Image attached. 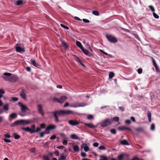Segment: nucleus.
Instances as JSON below:
<instances>
[{"label": "nucleus", "mask_w": 160, "mask_h": 160, "mask_svg": "<svg viewBox=\"0 0 160 160\" xmlns=\"http://www.w3.org/2000/svg\"><path fill=\"white\" fill-rule=\"evenodd\" d=\"M52 113L53 114L55 118V121L56 122H60L57 116V114L59 115H64L73 114L74 113V112L69 110H61L58 111H55L52 112Z\"/></svg>", "instance_id": "1"}, {"label": "nucleus", "mask_w": 160, "mask_h": 160, "mask_svg": "<svg viewBox=\"0 0 160 160\" xmlns=\"http://www.w3.org/2000/svg\"><path fill=\"white\" fill-rule=\"evenodd\" d=\"M32 122L31 120H19L15 121L11 124V126L14 127L15 125H25Z\"/></svg>", "instance_id": "2"}, {"label": "nucleus", "mask_w": 160, "mask_h": 160, "mask_svg": "<svg viewBox=\"0 0 160 160\" xmlns=\"http://www.w3.org/2000/svg\"><path fill=\"white\" fill-rule=\"evenodd\" d=\"M112 123V118H106L102 121L101 123V126L102 127H106L110 125Z\"/></svg>", "instance_id": "3"}, {"label": "nucleus", "mask_w": 160, "mask_h": 160, "mask_svg": "<svg viewBox=\"0 0 160 160\" xmlns=\"http://www.w3.org/2000/svg\"><path fill=\"white\" fill-rule=\"evenodd\" d=\"M106 37L110 42L115 43L117 42V39L111 35H107L106 36Z\"/></svg>", "instance_id": "4"}, {"label": "nucleus", "mask_w": 160, "mask_h": 160, "mask_svg": "<svg viewBox=\"0 0 160 160\" xmlns=\"http://www.w3.org/2000/svg\"><path fill=\"white\" fill-rule=\"evenodd\" d=\"M18 105L21 108V110L22 112H24L26 110H29L28 108L25 105L20 102L18 103Z\"/></svg>", "instance_id": "5"}, {"label": "nucleus", "mask_w": 160, "mask_h": 160, "mask_svg": "<svg viewBox=\"0 0 160 160\" xmlns=\"http://www.w3.org/2000/svg\"><path fill=\"white\" fill-rule=\"evenodd\" d=\"M68 123L72 126H77L80 123V122L77 120H71L68 122Z\"/></svg>", "instance_id": "6"}, {"label": "nucleus", "mask_w": 160, "mask_h": 160, "mask_svg": "<svg viewBox=\"0 0 160 160\" xmlns=\"http://www.w3.org/2000/svg\"><path fill=\"white\" fill-rule=\"evenodd\" d=\"M86 105L84 103H77L74 104H72L70 105V107L72 108H77L78 107H84Z\"/></svg>", "instance_id": "7"}, {"label": "nucleus", "mask_w": 160, "mask_h": 160, "mask_svg": "<svg viewBox=\"0 0 160 160\" xmlns=\"http://www.w3.org/2000/svg\"><path fill=\"white\" fill-rule=\"evenodd\" d=\"M3 76H2V78L6 81H9L10 79V77L12 74L8 72H5L4 73Z\"/></svg>", "instance_id": "8"}, {"label": "nucleus", "mask_w": 160, "mask_h": 160, "mask_svg": "<svg viewBox=\"0 0 160 160\" xmlns=\"http://www.w3.org/2000/svg\"><path fill=\"white\" fill-rule=\"evenodd\" d=\"M37 109L38 112L43 116L44 115V112L42 110V107L41 104H39L37 105Z\"/></svg>", "instance_id": "9"}, {"label": "nucleus", "mask_w": 160, "mask_h": 160, "mask_svg": "<svg viewBox=\"0 0 160 160\" xmlns=\"http://www.w3.org/2000/svg\"><path fill=\"white\" fill-rule=\"evenodd\" d=\"M151 58L152 59V60L153 65V66H154V67L155 68L156 71L158 72H160L159 68L158 67V65H157V64L156 63V62L155 61L154 59L152 57H151Z\"/></svg>", "instance_id": "10"}, {"label": "nucleus", "mask_w": 160, "mask_h": 160, "mask_svg": "<svg viewBox=\"0 0 160 160\" xmlns=\"http://www.w3.org/2000/svg\"><path fill=\"white\" fill-rule=\"evenodd\" d=\"M20 96L24 99H26V90L22 88L20 93Z\"/></svg>", "instance_id": "11"}, {"label": "nucleus", "mask_w": 160, "mask_h": 160, "mask_svg": "<svg viewBox=\"0 0 160 160\" xmlns=\"http://www.w3.org/2000/svg\"><path fill=\"white\" fill-rule=\"evenodd\" d=\"M9 81L12 82H15L18 80V78L16 76L13 75L10 77Z\"/></svg>", "instance_id": "12"}, {"label": "nucleus", "mask_w": 160, "mask_h": 160, "mask_svg": "<svg viewBox=\"0 0 160 160\" xmlns=\"http://www.w3.org/2000/svg\"><path fill=\"white\" fill-rule=\"evenodd\" d=\"M81 50L85 55L89 57L92 56L93 55L92 53L89 52L88 50L84 49L83 48H81Z\"/></svg>", "instance_id": "13"}, {"label": "nucleus", "mask_w": 160, "mask_h": 160, "mask_svg": "<svg viewBox=\"0 0 160 160\" xmlns=\"http://www.w3.org/2000/svg\"><path fill=\"white\" fill-rule=\"evenodd\" d=\"M21 129L27 132H30L31 134L33 133V130L29 127L27 128L22 127Z\"/></svg>", "instance_id": "14"}, {"label": "nucleus", "mask_w": 160, "mask_h": 160, "mask_svg": "<svg viewBox=\"0 0 160 160\" xmlns=\"http://www.w3.org/2000/svg\"><path fill=\"white\" fill-rule=\"evenodd\" d=\"M56 127V126L54 125L53 124H50V125H48L46 128V130H50L53 129L55 128Z\"/></svg>", "instance_id": "15"}, {"label": "nucleus", "mask_w": 160, "mask_h": 160, "mask_svg": "<svg viewBox=\"0 0 160 160\" xmlns=\"http://www.w3.org/2000/svg\"><path fill=\"white\" fill-rule=\"evenodd\" d=\"M17 117V115L15 113H13L10 114L9 116V119L11 120L16 118Z\"/></svg>", "instance_id": "16"}, {"label": "nucleus", "mask_w": 160, "mask_h": 160, "mask_svg": "<svg viewBox=\"0 0 160 160\" xmlns=\"http://www.w3.org/2000/svg\"><path fill=\"white\" fill-rule=\"evenodd\" d=\"M83 124L87 126L88 127L91 128H95L97 127V126H95L94 125H93L91 123H84Z\"/></svg>", "instance_id": "17"}, {"label": "nucleus", "mask_w": 160, "mask_h": 160, "mask_svg": "<svg viewBox=\"0 0 160 160\" xmlns=\"http://www.w3.org/2000/svg\"><path fill=\"white\" fill-rule=\"evenodd\" d=\"M16 50L17 52H25V50L24 49L22 48L19 46H17L16 48Z\"/></svg>", "instance_id": "18"}, {"label": "nucleus", "mask_w": 160, "mask_h": 160, "mask_svg": "<svg viewBox=\"0 0 160 160\" xmlns=\"http://www.w3.org/2000/svg\"><path fill=\"white\" fill-rule=\"evenodd\" d=\"M67 98L65 96H61L59 99V103H62Z\"/></svg>", "instance_id": "19"}, {"label": "nucleus", "mask_w": 160, "mask_h": 160, "mask_svg": "<svg viewBox=\"0 0 160 160\" xmlns=\"http://www.w3.org/2000/svg\"><path fill=\"white\" fill-rule=\"evenodd\" d=\"M70 137L72 139L78 140L80 139L79 138L78 136L74 134H71L70 136Z\"/></svg>", "instance_id": "20"}, {"label": "nucleus", "mask_w": 160, "mask_h": 160, "mask_svg": "<svg viewBox=\"0 0 160 160\" xmlns=\"http://www.w3.org/2000/svg\"><path fill=\"white\" fill-rule=\"evenodd\" d=\"M135 131L138 132H144V128L143 127H138L135 129Z\"/></svg>", "instance_id": "21"}, {"label": "nucleus", "mask_w": 160, "mask_h": 160, "mask_svg": "<svg viewBox=\"0 0 160 160\" xmlns=\"http://www.w3.org/2000/svg\"><path fill=\"white\" fill-rule=\"evenodd\" d=\"M23 1L22 0H18L15 1L14 3L17 6H19L22 3Z\"/></svg>", "instance_id": "22"}, {"label": "nucleus", "mask_w": 160, "mask_h": 160, "mask_svg": "<svg viewBox=\"0 0 160 160\" xmlns=\"http://www.w3.org/2000/svg\"><path fill=\"white\" fill-rule=\"evenodd\" d=\"M147 115L148 121L149 122H151V114L150 111H148L147 112Z\"/></svg>", "instance_id": "23"}, {"label": "nucleus", "mask_w": 160, "mask_h": 160, "mask_svg": "<svg viewBox=\"0 0 160 160\" xmlns=\"http://www.w3.org/2000/svg\"><path fill=\"white\" fill-rule=\"evenodd\" d=\"M31 62L32 64L35 67H38L39 66L38 64L33 59H31Z\"/></svg>", "instance_id": "24"}, {"label": "nucleus", "mask_w": 160, "mask_h": 160, "mask_svg": "<svg viewBox=\"0 0 160 160\" xmlns=\"http://www.w3.org/2000/svg\"><path fill=\"white\" fill-rule=\"evenodd\" d=\"M120 143L123 145H128L129 144L127 140H123L120 141Z\"/></svg>", "instance_id": "25"}, {"label": "nucleus", "mask_w": 160, "mask_h": 160, "mask_svg": "<svg viewBox=\"0 0 160 160\" xmlns=\"http://www.w3.org/2000/svg\"><path fill=\"white\" fill-rule=\"evenodd\" d=\"M76 44L81 49V48H83V47L82 46V45L81 43L78 41H76Z\"/></svg>", "instance_id": "26"}, {"label": "nucleus", "mask_w": 160, "mask_h": 160, "mask_svg": "<svg viewBox=\"0 0 160 160\" xmlns=\"http://www.w3.org/2000/svg\"><path fill=\"white\" fill-rule=\"evenodd\" d=\"M100 159L99 160H108L107 157L105 155H101L100 156Z\"/></svg>", "instance_id": "27"}, {"label": "nucleus", "mask_w": 160, "mask_h": 160, "mask_svg": "<svg viewBox=\"0 0 160 160\" xmlns=\"http://www.w3.org/2000/svg\"><path fill=\"white\" fill-rule=\"evenodd\" d=\"M4 110L6 111H8L9 110V105L8 104H6L3 106Z\"/></svg>", "instance_id": "28"}, {"label": "nucleus", "mask_w": 160, "mask_h": 160, "mask_svg": "<svg viewBox=\"0 0 160 160\" xmlns=\"http://www.w3.org/2000/svg\"><path fill=\"white\" fill-rule=\"evenodd\" d=\"M13 135L14 138L16 139H19L20 137V136L19 135L17 134L16 133H13Z\"/></svg>", "instance_id": "29"}, {"label": "nucleus", "mask_w": 160, "mask_h": 160, "mask_svg": "<svg viewBox=\"0 0 160 160\" xmlns=\"http://www.w3.org/2000/svg\"><path fill=\"white\" fill-rule=\"evenodd\" d=\"M5 93V92L4 90L2 89H0V98H1L2 97V94Z\"/></svg>", "instance_id": "30"}, {"label": "nucleus", "mask_w": 160, "mask_h": 160, "mask_svg": "<svg viewBox=\"0 0 160 160\" xmlns=\"http://www.w3.org/2000/svg\"><path fill=\"white\" fill-rule=\"evenodd\" d=\"M112 122L113 121H114L116 122H118L119 120V118L118 117H114L112 118Z\"/></svg>", "instance_id": "31"}, {"label": "nucleus", "mask_w": 160, "mask_h": 160, "mask_svg": "<svg viewBox=\"0 0 160 160\" xmlns=\"http://www.w3.org/2000/svg\"><path fill=\"white\" fill-rule=\"evenodd\" d=\"M114 76V73L113 72H110L109 75V77L110 79L112 78Z\"/></svg>", "instance_id": "32"}, {"label": "nucleus", "mask_w": 160, "mask_h": 160, "mask_svg": "<svg viewBox=\"0 0 160 160\" xmlns=\"http://www.w3.org/2000/svg\"><path fill=\"white\" fill-rule=\"evenodd\" d=\"M62 44L64 47L65 49H67L68 48V44L65 42H62Z\"/></svg>", "instance_id": "33"}, {"label": "nucleus", "mask_w": 160, "mask_h": 160, "mask_svg": "<svg viewBox=\"0 0 160 160\" xmlns=\"http://www.w3.org/2000/svg\"><path fill=\"white\" fill-rule=\"evenodd\" d=\"M118 160H122L124 158L123 155V154H120L118 156Z\"/></svg>", "instance_id": "34"}, {"label": "nucleus", "mask_w": 160, "mask_h": 160, "mask_svg": "<svg viewBox=\"0 0 160 160\" xmlns=\"http://www.w3.org/2000/svg\"><path fill=\"white\" fill-rule=\"evenodd\" d=\"M41 131V128L38 127L35 130H33V133L36 132H40Z\"/></svg>", "instance_id": "35"}, {"label": "nucleus", "mask_w": 160, "mask_h": 160, "mask_svg": "<svg viewBox=\"0 0 160 160\" xmlns=\"http://www.w3.org/2000/svg\"><path fill=\"white\" fill-rule=\"evenodd\" d=\"M73 150L75 152H77L79 151V147L78 145H75L73 147Z\"/></svg>", "instance_id": "36"}, {"label": "nucleus", "mask_w": 160, "mask_h": 160, "mask_svg": "<svg viewBox=\"0 0 160 160\" xmlns=\"http://www.w3.org/2000/svg\"><path fill=\"white\" fill-rule=\"evenodd\" d=\"M66 156L63 155H62L59 158L58 160H66Z\"/></svg>", "instance_id": "37"}, {"label": "nucleus", "mask_w": 160, "mask_h": 160, "mask_svg": "<svg viewBox=\"0 0 160 160\" xmlns=\"http://www.w3.org/2000/svg\"><path fill=\"white\" fill-rule=\"evenodd\" d=\"M53 101L54 102H57L59 103V99L56 97H54L52 99Z\"/></svg>", "instance_id": "38"}, {"label": "nucleus", "mask_w": 160, "mask_h": 160, "mask_svg": "<svg viewBox=\"0 0 160 160\" xmlns=\"http://www.w3.org/2000/svg\"><path fill=\"white\" fill-rule=\"evenodd\" d=\"M125 127L122 126L118 128V129L120 131H123L125 130Z\"/></svg>", "instance_id": "39"}, {"label": "nucleus", "mask_w": 160, "mask_h": 160, "mask_svg": "<svg viewBox=\"0 0 160 160\" xmlns=\"http://www.w3.org/2000/svg\"><path fill=\"white\" fill-rule=\"evenodd\" d=\"M50 143V141H47L46 143H45L44 144V147L45 148H47L48 147V145Z\"/></svg>", "instance_id": "40"}, {"label": "nucleus", "mask_w": 160, "mask_h": 160, "mask_svg": "<svg viewBox=\"0 0 160 160\" xmlns=\"http://www.w3.org/2000/svg\"><path fill=\"white\" fill-rule=\"evenodd\" d=\"M61 26L62 28H64V29H65L67 30H68L69 29V28L68 27H67L62 24H61Z\"/></svg>", "instance_id": "41"}, {"label": "nucleus", "mask_w": 160, "mask_h": 160, "mask_svg": "<svg viewBox=\"0 0 160 160\" xmlns=\"http://www.w3.org/2000/svg\"><path fill=\"white\" fill-rule=\"evenodd\" d=\"M110 131L111 133H112L113 134H116V130L114 129H111L110 130Z\"/></svg>", "instance_id": "42"}, {"label": "nucleus", "mask_w": 160, "mask_h": 160, "mask_svg": "<svg viewBox=\"0 0 160 160\" xmlns=\"http://www.w3.org/2000/svg\"><path fill=\"white\" fill-rule=\"evenodd\" d=\"M153 15L154 17L157 19H158L159 18V16L155 12H153Z\"/></svg>", "instance_id": "43"}, {"label": "nucleus", "mask_w": 160, "mask_h": 160, "mask_svg": "<svg viewBox=\"0 0 160 160\" xmlns=\"http://www.w3.org/2000/svg\"><path fill=\"white\" fill-rule=\"evenodd\" d=\"M92 13L94 15H96V16H98L99 15V13L97 11H93L92 12Z\"/></svg>", "instance_id": "44"}, {"label": "nucleus", "mask_w": 160, "mask_h": 160, "mask_svg": "<svg viewBox=\"0 0 160 160\" xmlns=\"http://www.w3.org/2000/svg\"><path fill=\"white\" fill-rule=\"evenodd\" d=\"M155 126L154 124L152 123L151 125L150 129L152 130H154L155 129Z\"/></svg>", "instance_id": "45"}, {"label": "nucleus", "mask_w": 160, "mask_h": 160, "mask_svg": "<svg viewBox=\"0 0 160 160\" xmlns=\"http://www.w3.org/2000/svg\"><path fill=\"white\" fill-rule=\"evenodd\" d=\"M149 8L151 10L152 12H154L155 11V9L153 7L152 5H150L149 6Z\"/></svg>", "instance_id": "46"}, {"label": "nucleus", "mask_w": 160, "mask_h": 160, "mask_svg": "<svg viewBox=\"0 0 160 160\" xmlns=\"http://www.w3.org/2000/svg\"><path fill=\"white\" fill-rule=\"evenodd\" d=\"M93 116L92 115H89L87 117V118L89 120L92 119H93Z\"/></svg>", "instance_id": "47"}, {"label": "nucleus", "mask_w": 160, "mask_h": 160, "mask_svg": "<svg viewBox=\"0 0 160 160\" xmlns=\"http://www.w3.org/2000/svg\"><path fill=\"white\" fill-rule=\"evenodd\" d=\"M3 140L5 142H11V140H10L6 138H3Z\"/></svg>", "instance_id": "48"}, {"label": "nucleus", "mask_w": 160, "mask_h": 160, "mask_svg": "<svg viewBox=\"0 0 160 160\" xmlns=\"http://www.w3.org/2000/svg\"><path fill=\"white\" fill-rule=\"evenodd\" d=\"M98 148L99 150H103L105 149L106 148L103 146H101L99 147Z\"/></svg>", "instance_id": "49"}, {"label": "nucleus", "mask_w": 160, "mask_h": 160, "mask_svg": "<svg viewBox=\"0 0 160 160\" xmlns=\"http://www.w3.org/2000/svg\"><path fill=\"white\" fill-rule=\"evenodd\" d=\"M84 150L85 151L87 152L89 151V148L88 146H86L84 147Z\"/></svg>", "instance_id": "50"}, {"label": "nucleus", "mask_w": 160, "mask_h": 160, "mask_svg": "<svg viewBox=\"0 0 160 160\" xmlns=\"http://www.w3.org/2000/svg\"><path fill=\"white\" fill-rule=\"evenodd\" d=\"M125 123L127 124H130L131 123V121L129 120H126L125 121Z\"/></svg>", "instance_id": "51"}, {"label": "nucleus", "mask_w": 160, "mask_h": 160, "mask_svg": "<svg viewBox=\"0 0 160 160\" xmlns=\"http://www.w3.org/2000/svg\"><path fill=\"white\" fill-rule=\"evenodd\" d=\"M12 99L14 101H17L18 100V98L15 97L12 98Z\"/></svg>", "instance_id": "52"}, {"label": "nucleus", "mask_w": 160, "mask_h": 160, "mask_svg": "<svg viewBox=\"0 0 160 160\" xmlns=\"http://www.w3.org/2000/svg\"><path fill=\"white\" fill-rule=\"evenodd\" d=\"M31 128L32 130H35V124H32L31 126Z\"/></svg>", "instance_id": "53"}, {"label": "nucleus", "mask_w": 160, "mask_h": 160, "mask_svg": "<svg viewBox=\"0 0 160 160\" xmlns=\"http://www.w3.org/2000/svg\"><path fill=\"white\" fill-rule=\"evenodd\" d=\"M56 138V136L55 135H53L52 136H51L50 137V140H53V139H54L55 138Z\"/></svg>", "instance_id": "54"}, {"label": "nucleus", "mask_w": 160, "mask_h": 160, "mask_svg": "<svg viewBox=\"0 0 160 160\" xmlns=\"http://www.w3.org/2000/svg\"><path fill=\"white\" fill-rule=\"evenodd\" d=\"M62 143L64 145H67L68 143V141L66 140H64L63 141Z\"/></svg>", "instance_id": "55"}, {"label": "nucleus", "mask_w": 160, "mask_h": 160, "mask_svg": "<svg viewBox=\"0 0 160 160\" xmlns=\"http://www.w3.org/2000/svg\"><path fill=\"white\" fill-rule=\"evenodd\" d=\"M46 125L44 123H42L40 125V128H45Z\"/></svg>", "instance_id": "56"}, {"label": "nucleus", "mask_w": 160, "mask_h": 160, "mask_svg": "<svg viewBox=\"0 0 160 160\" xmlns=\"http://www.w3.org/2000/svg\"><path fill=\"white\" fill-rule=\"evenodd\" d=\"M82 21L84 22L85 23H89L90 22L88 20L86 19H83Z\"/></svg>", "instance_id": "57"}, {"label": "nucleus", "mask_w": 160, "mask_h": 160, "mask_svg": "<svg viewBox=\"0 0 160 160\" xmlns=\"http://www.w3.org/2000/svg\"><path fill=\"white\" fill-rule=\"evenodd\" d=\"M99 145V144L98 143L95 142L93 143V146L94 147H98Z\"/></svg>", "instance_id": "58"}, {"label": "nucleus", "mask_w": 160, "mask_h": 160, "mask_svg": "<svg viewBox=\"0 0 160 160\" xmlns=\"http://www.w3.org/2000/svg\"><path fill=\"white\" fill-rule=\"evenodd\" d=\"M81 155L83 157H85L87 156L86 154L83 152L81 153Z\"/></svg>", "instance_id": "59"}, {"label": "nucleus", "mask_w": 160, "mask_h": 160, "mask_svg": "<svg viewBox=\"0 0 160 160\" xmlns=\"http://www.w3.org/2000/svg\"><path fill=\"white\" fill-rule=\"evenodd\" d=\"M138 72L139 74H141L142 72V69L141 68H139L138 69Z\"/></svg>", "instance_id": "60"}, {"label": "nucleus", "mask_w": 160, "mask_h": 160, "mask_svg": "<svg viewBox=\"0 0 160 160\" xmlns=\"http://www.w3.org/2000/svg\"><path fill=\"white\" fill-rule=\"evenodd\" d=\"M54 154L57 156H58L59 155V152L58 151H55L54 153Z\"/></svg>", "instance_id": "61"}, {"label": "nucleus", "mask_w": 160, "mask_h": 160, "mask_svg": "<svg viewBox=\"0 0 160 160\" xmlns=\"http://www.w3.org/2000/svg\"><path fill=\"white\" fill-rule=\"evenodd\" d=\"M130 119L131 121L134 122H136V120L135 118L133 117H130Z\"/></svg>", "instance_id": "62"}, {"label": "nucleus", "mask_w": 160, "mask_h": 160, "mask_svg": "<svg viewBox=\"0 0 160 160\" xmlns=\"http://www.w3.org/2000/svg\"><path fill=\"white\" fill-rule=\"evenodd\" d=\"M132 160H143L142 159H139L137 157H135L132 158Z\"/></svg>", "instance_id": "63"}, {"label": "nucleus", "mask_w": 160, "mask_h": 160, "mask_svg": "<svg viewBox=\"0 0 160 160\" xmlns=\"http://www.w3.org/2000/svg\"><path fill=\"white\" fill-rule=\"evenodd\" d=\"M44 160H49V158L47 156H45L43 157Z\"/></svg>", "instance_id": "64"}]
</instances>
